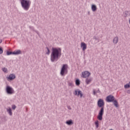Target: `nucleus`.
<instances>
[{"instance_id": "nucleus-1", "label": "nucleus", "mask_w": 130, "mask_h": 130, "mask_svg": "<svg viewBox=\"0 0 130 130\" xmlns=\"http://www.w3.org/2000/svg\"><path fill=\"white\" fill-rule=\"evenodd\" d=\"M61 56V49L60 48H52L50 56L51 62L57 61Z\"/></svg>"}, {"instance_id": "nucleus-2", "label": "nucleus", "mask_w": 130, "mask_h": 130, "mask_svg": "<svg viewBox=\"0 0 130 130\" xmlns=\"http://www.w3.org/2000/svg\"><path fill=\"white\" fill-rule=\"evenodd\" d=\"M98 106L100 109L98 115V119L99 120H102L103 118V114L104 113V105H105V103H104V100L102 99H100L98 101Z\"/></svg>"}, {"instance_id": "nucleus-3", "label": "nucleus", "mask_w": 130, "mask_h": 130, "mask_svg": "<svg viewBox=\"0 0 130 130\" xmlns=\"http://www.w3.org/2000/svg\"><path fill=\"white\" fill-rule=\"evenodd\" d=\"M20 4L24 11H28L31 6V1L30 0H20Z\"/></svg>"}, {"instance_id": "nucleus-4", "label": "nucleus", "mask_w": 130, "mask_h": 130, "mask_svg": "<svg viewBox=\"0 0 130 130\" xmlns=\"http://www.w3.org/2000/svg\"><path fill=\"white\" fill-rule=\"evenodd\" d=\"M60 74L61 76H64L65 75H67V74H68V64H63L61 68Z\"/></svg>"}, {"instance_id": "nucleus-5", "label": "nucleus", "mask_w": 130, "mask_h": 130, "mask_svg": "<svg viewBox=\"0 0 130 130\" xmlns=\"http://www.w3.org/2000/svg\"><path fill=\"white\" fill-rule=\"evenodd\" d=\"M6 93H7V94H9V95H12V94H14V93H15V90H14L13 88L9 85H7L6 88Z\"/></svg>"}, {"instance_id": "nucleus-6", "label": "nucleus", "mask_w": 130, "mask_h": 130, "mask_svg": "<svg viewBox=\"0 0 130 130\" xmlns=\"http://www.w3.org/2000/svg\"><path fill=\"white\" fill-rule=\"evenodd\" d=\"M21 53H22V51H21L20 50L14 51V52L8 51L7 52V55H11V54H13L14 55H19V54H21Z\"/></svg>"}, {"instance_id": "nucleus-7", "label": "nucleus", "mask_w": 130, "mask_h": 130, "mask_svg": "<svg viewBox=\"0 0 130 130\" xmlns=\"http://www.w3.org/2000/svg\"><path fill=\"white\" fill-rule=\"evenodd\" d=\"M90 76H91V73L88 71H84L83 72H82L81 77L84 79H86V78H88V77H90Z\"/></svg>"}, {"instance_id": "nucleus-8", "label": "nucleus", "mask_w": 130, "mask_h": 130, "mask_svg": "<svg viewBox=\"0 0 130 130\" xmlns=\"http://www.w3.org/2000/svg\"><path fill=\"white\" fill-rule=\"evenodd\" d=\"M115 99V98H114L113 95H109L107 96L106 101L107 102L111 103V102H113Z\"/></svg>"}, {"instance_id": "nucleus-9", "label": "nucleus", "mask_w": 130, "mask_h": 130, "mask_svg": "<svg viewBox=\"0 0 130 130\" xmlns=\"http://www.w3.org/2000/svg\"><path fill=\"white\" fill-rule=\"evenodd\" d=\"M6 78L7 79V81H13V80H15V79H16V75L14 74H11Z\"/></svg>"}, {"instance_id": "nucleus-10", "label": "nucleus", "mask_w": 130, "mask_h": 130, "mask_svg": "<svg viewBox=\"0 0 130 130\" xmlns=\"http://www.w3.org/2000/svg\"><path fill=\"white\" fill-rule=\"evenodd\" d=\"M81 47L82 48L83 51H85L87 49V45L86 43L82 42L81 44Z\"/></svg>"}, {"instance_id": "nucleus-11", "label": "nucleus", "mask_w": 130, "mask_h": 130, "mask_svg": "<svg viewBox=\"0 0 130 130\" xmlns=\"http://www.w3.org/2000/svg\"><path fill=\"white\" fill-rule=\"evenodd\" d=\"M29 28L30 30H32V31H33L34 32H35L36 33H37V34H38V35L39 36H40V34H39V31L35 30V28H34V26H29Z\"/></svg>"}, {"instance_id": "nucleus-12", "label": "nucleus", "mask_w": 130, "mask_h": 130, "mask_svg": "<svg viewBox=\"0 0 130 130\" xmlns=\"http://www.w3.org/2000/svg\"><path fill=\"white\" fill-rule=\"evenodd\" d=\"M92 78H86V79L85 80V83L86 85H89V84H90V83H91V82H92Z\"/></svg>"}, {"instance_id": "nucleus-13", "label": "nucleus", "mask_w": 130, "mask_h": 130, "mask_svg": "<svg viewBox=\"0 0 130 130\" xmlns=\"http://www.w3.org/2000/svg\"><path fill=\"white\" fill-rule=\"evenodd\" d=\"M93 40H94L95 43H98L100 42V39H99V37L94 36L93 37Z\"/></svg>"}, {"instance_id": "nucleus-14", "label": "nucleus", "mask_w": 130, "mask_h": 130, "mask_svg": "<svg viewBox=\"0 0 130 130\" xmlns=\"http://www.w3.org/2000/svg\"><path fill=\"white\" fill-rule=\"evenodd\" d=\"M6 110L10 116H12V115H13V112H12V109H11L10 107H9L8 109H7Z\"/></svg>"}, {"instance_id": "nucleus-15", "label": "nucleus", "mask_w": 130, "mask_h": 130, "mask_svg": "<svg viewBox=\"0 0 130 130\" xmlns=\"http://www.w3.org/2000/svg\"><path fill=\"white\" fill-rule=\"evenodd\" d=\"M66 123L68 124V125H72V124H74V122H73V120L70 119L66 121Z\"/></svg>"}, {"instance_id": "nucleus-16", "label": "nucleus", "mask_w": 130, "mask_h": 130, "mask_svg": "<svg viewBox=\"0 0 130 130\" xmlns=\"http://www.w3.org/2000/svg\"><path fill=\"white\" fill-rule=\"evenodd\" d=\"M118 42V37H115L113 40V43L114 44H117Z\"/></svg>"}, {"instance_id": "nucleus-17", "label": "nucleus", "mask_w": 130, "mask_h": 130, "mask_svg": "<svg viewBox=\"0 0 130 130\" xmlns=\"http://www.w3.org/2000/svg\"><path fill=\"white\" fill-rule=\"evenodd\" d=\"M91 10L92 12H96L97 11V6L95 5H92L91 6Z\"/></svg>"}, {"instance_id": "nucleus-18", "label": "nucleus", "mask_w": 130, "mask_h": 130, "mask_svg": "<svg viewBox=\"0 0 130 130\" xmlns=\"http://www.w3.org/2000/svg\"><path fill=\"white\" fill-rule=\"evenodd\" d=\"M114 105L115 106V107H118V102H117V100H114L113 102Z\"/></svg>"}, {"instance_id": "nucleus-19", "label": "nucleus", "mask_w": 130, "mask_h": 130, "mask_svg": "<svg viewBox=\"0 0 130 130\" xmlns=\"http://www.w3.org/2000/svg\"><path fill=\"white\" fill-rule=\"evenodd\" d=\"M77 96H80V98H82L83 97V92H82V91H81V90L80 89L79 90H78Z\"/></svg>"}, {"instance_id": "nucleus-20", "label": "nucleus", "mask_w": 130, "mask_h": 130, "mask_svg": "<svg viewBox=\"0 0 130 130\" xmlns=\"http://www.w3.org/2000/svg\"><path fill=\"white\" fill-rule=\"evenodd\" d=\"M75 83H76V86H80V84H81V82L80 81L79 79H76Z\"/></svg>"}, {"instance_id": "nucleus-21", "label": "nucleus", "mask_w": 130, "mask_h": 130, "mask_svg": "<svg viewBox=\"0 0 130 130\" xmlns=\"http://www.w3.org/2000/svg\"><path fill=\"white\" fill-rule=\"evenodd\" d=\"M123 14H124V17H127V16L129 15V12H128V11H125Z\"/></svg>"}, {"instance_id": "nucleus-22", "label": "nucleus", "mask_w": 130, "mask_h": 130, "mask_svg": "<svg viewBox=\"0 0 130 130\" xmlns=\"http://www.w3.org/2000/svg\"><path fill=\"white\" fill-rule=\"evenodd\" d=\"M95 125H96V128H98L99 127V121L97 120L94 122Z\"/></svg>"}, {"instance_id": "nucleus-23", "label": "nucleus", "mask_w": 130, "mask_h": 130, "mask_svg": "<svg viewBox=\"0 0 130 130\" xmlns=\"http://www.w3.org/2000/svg\"><path fill=\"white\" fill-rule=\"evenodd\" d=\"M79 89H77V90H76L75 91V92H73L74 95L78 96V93H79Z\"/></svg>"}, {"instance_id": "nucleus-24", "label": "nucleus", "mask_w": 130, "mask_h": 130, "mask_svg": "<svg viewBox=\"0 0 130 130\" xmlns=\"http://www.w3.org/2000/svg\"><path fill=\"white\" fill-rule=\"evenodd\" d=\"M124 87L125 89H127V88H129V87H130V82H129L128 84H126V85H125Z\"/></svg>"}, {"instance_id": "nucleus-25", "label": "nucleus", "mask_w": 130, "mask_h": 130, "mask_svg": "<svg viewBox=\"0 0 130 130\" xmlns=\"http://www.w3.org/2000/svg\"><path fill=\"white\" fill-rule=\"evenodd\" d=\"M46 48L47 50V52H46V54H48V55L50 53V50H49V48L48 47H46Z\"/></svg>"}, {"instance_id": "nucleus-26", "label": "nucleus", "mask_w": 130, "mask_h": 130, "mask_svg": "<svg viewBox=\"0 0 130 130\" xmlns=\"http://www.w3.org/2000/svg\"><path fill=\"white\" fill-rule=\"evenodd\" d=\"M2 71L3 72H4V73H8V69H7L6 68H4L2 69Z\"/></svg>"}, {"instance_id": "nucleus-27", "label": "nucleus", "mask_w": 130, "mask_h": 130, "mask_svg": "<svg viewBox=\"0 0 130 130\" xmlns=\"http://www.w3.org/2000/svg\"><path fill=\"white\" fill-rule=\"evenodd\" d=\"M3 52L4 50H3V48L2 47H0V54H3Z\"/></svg>"}, {"instance_id": "nucleus-28", "label": "nucleus", "mask_w": 130, "mask_h": 130, "mask_svg": "<svg viewBox=\"0 0 130 130\" xmlns=\"http://www.w3.org/2000/svg\"><path fill=\"white\" fill-rule=\"evenodd\" d=\"M16 107H16V105H13L12 106V109H13V110H15V109H16Z\"/></svg>"}, {"instance_id": "nucleus-29", "label": "nucleus", "mask_w": 130, "mask_h": 130, "mask_svg": "<svg viewBox=\"0 0 130 130\" xmlns=\"http://www.w3.org/2000/svg\"><path fill=\"white\" fill-rule=\"evenodd\" d=\"M67 108H68V109H69L70 110H71V109H72V108L71 107V106H68Z\"/></svg>"}, {"instance_id": "nucleus-30", "label": "nucleus", "mask_w": 130, "mask_h": 130, "mask_svg": "<svg viewBox=\"0 0 130 130\" xmlns=\"http://www.w3.org/2000/svg\"><path fill=\"white\" fill-rule=\"evenodd\" d=\"M93 95H96V91H95V89H93Z\"/></svg>"}, {"instance_id": "nucleus-31", "label": "nucleus", "mask_w": 130, "mask_h": 130, "mask_svg": "<svg viewBox=\"0 0 130 130\" xmlns=\"http://www.w3.org/2000/svg\"><path fill=\"white\" fill-rule=\"evenodd\" d=\"M127 93L128 94H130V89H128V90H127Z\"/></svg>"}, {"instance_id": "nucleus-32", "label": "nucleus", "mask_w": 130, "mask_h": 130, "mask_svg": "<svg viewBox=\"0 0 130 130\" xmlns=\"http://www.w3.org/2000/svg\"><path fill=\"white\" fill-rule=\"evenodd\" d=\"M3 42V40H0V44L1 43H2Z\"/></svg>"}, {"instance_id": "nucleus-33", "label": "nucleus", "mask_w": 130, "mask_h": 130, "mask_svg": "<svg viewBox=\"0 0 130 130\" xmlns=\"http://www.w3.org/2000/svg\"><path fill=\"white\" fill-rule=\"evenodd\" d=\"M88 15H90V11H88Z\"/></svg>"}, {"instance_id": "nucleus-34", "label": "nucleus", "mask_w": 130, "mask_h": 130, "mask_svg": "<svg viewBox=\"0 0 130 130\" xmlns=\"http://www.w3.org/2000/svg\"><path fill=\"white\" fill-rule=\"evenodd\" d=\"M3 118L4 119H6V116H4Z\"/></svg>"}]
</instances>
